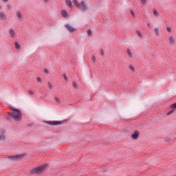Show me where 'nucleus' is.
Returning <instances> with one entry per match:
<instances>
[{"label":"nucleus","mask_w":176,"mask_h":176,"mask_svg":"<svg viewBox=\"0 0 176 176\" xmlns=\"http://www.w3.org/2000/svg\"><path fill=\"white\" fill-rule=\"evenodd\" d=\"M73 3H74L76 8L78 9L80 12H87L89 10V7L85 1H78V0H73Z\"/></svg>","instance_id":"nucleus-1"},{"label":"nucleus","mask_w":176,"mask_h":176,"mask_svg":"<svg viewBox=\"0 0 176 176\" xmlns=\"http://www.w3.org/2000/svg\"><path fill=\"white\" fill-rule=\"evenodd\" d=\"M12 113H8L9 116H11L14 120L20 122L22 119L21 111L19 109L11 108Z\"/></svg>","instance_id":"nucleus-2"},{"label":"nucleus","mask_w":176,"mask_h":176,"mask_svg":"<svg viewBox=\"0 0 176 176\" xmlns=\"http://www.w3.org/2000/svg\"><path fill=\"white\" fill-rule=\"evenodd\" d=\"M45 170H46V165H41L40 166L32 168L30 170V173L32 175H35L36 174H42Z\"/></svg>","instance_id":"nucleus-3"},{"label":"nucleus","mask_w":176,"mask_h":176,"mask_svg":"<svg viewBox=\"0 0 176 176\" xmlns=\"http://www.w3.org/2000/svg\"><path fill=\"white\" fill-rule=\"evenodd\" d=\"M27 156V153H22L19 155H16L13 156L8 157V159L10 160L12 162H17V160H23L24 157Z\"/></svg>","instance_id":"nucleus-4"},{"label":"nucleus","mask_w":176,"mask_h":176,"mask_svg":"<svg viewBox=\"0 0 176 176\" xmlns=\"http://www.w3.org/2000/svg\"><path fill=\"white\" fill-rule=\"evenodd\" d=\"M65 28L67 30V31H68V32H70L71 34L76 31V28L72 27V25H71L69 23L65 24Z\"/></svg>","instance_id":"nucleus-5"},{"label":"nucleus","mask_w":176,"mask_h":176,"mask_svg":"<svg viewBox=\"0 0 176 176\" xmlns=\"http://www.w3.org/2000/svg\"><path fill=\"white\" fill-rule=\"evenodd\" d=\"M47 124H50V126H60V125L63 124V122L57 121V120L47 121Z\"/></svg>","instance_id":"nucleus-6"},{"label":"nucleus","mask_w":176,"mask_h":176,"mask_svg":"<svg viewBox=\"0 0 176 176\" xmlns=\"http://www.w3.org/2000/svg\"><path fill=\"white\" fill-rule=\"evenodd\" d=\"M4 129L0 130V142L6 140V135Z\"/></svg>","instance_id":"nucleus-7"},{"label":"nucleus","mask_w":176,"mask_h":176,"mask_svg":"<svg viewBox=\"0 0 176 176\" xmlns=\"http://www.w3.org/2000/svg\"><path fill=\"white\" fill-rule=\"evenodd\" d=\"M168 42L170 46H173V45H175V37H174V36L173 35L169 36Z\"/></svg>","instance_id":"nucleus-8"},{"label":"nucleus","mask_w":176,"mask_h":176,"mask_svg":"<svg viewBox=\"0 0 176 176\" xmlns=\"http://www.w3.org/2000/svg\"><path fill=\"white\" fill-rule=\"evenodd\" d=\"M60 13L63 19H69V14L67 10H63Z\"/></svg>","instance_id":"nucleus-9"},{"label":"nucleus","mask_w":176,"mask_h":176,"mask_svg":"<svg viewBox=\"0 0 176 176\" xmlns=\"http://www.w3.org/2000/svg\"><path fill=\"white\" fill-rule=\"evenodd\" d=\"M8 34L11 38H15L16 37V32L13 28H10L8 30Z\"/></svg>","instance_id":"nucleus-10"},{"label":"nucleus","mask_w":176,"mask_h":176,"mask_svg":"<svg viewBox=\"0 0 176 176\" xmlns=\"http://www.w3.org/2000/svg\"><path fill=\"white\" fill-rule=\"evenodd\" d=\"M0 20H8V15H6L3 12H0Z\"/></svg>","instance_id":"nucleus-11"},{"label":"nucleus","mask_w":176,"mask_h":176,"mask_svg":"<svg viewBox=\"0 0 176 176\" xmlns=\"http://www.w3.org/2000/svg\"><path fill=\"white\" fill-rule=\"evenodd\" d=\"M154 35L155 36H160V28L157 27L154 28Z\"/></svg>","instance_id":"nucleus-12"},{"label":"nucleus","mask_w":176,"mask_h":176,"mask_svg":"<svg viewBox=\"0 0 176 176\" xmlns=\"http://www.w3.org/2000/svg\"><path fill=\"white\" fill-rule=\"evenodd\" d=\"M16 16L20 21L23 20V14H21V12L20 11H16Z\"/></svg>","instance_id":"nucleus-13"},{"label":"nucleus","mask_w":176,"mask_h":176,"mask_svg":"<svg viewBox=\"0 0 176 176\" xmlns=\"http://www.w3.org/2000/svg\"><path fill=\"white\" fill-rule=\"evenodd\" d=\"M14 48L16 49V50H21V45H20L19 43H18V41H15L14 43Z\"/></svg>","instance_id":"nucleus-14"},{"label":"nucleus","mask_w":176,"mask_h":176,"mask_svg":"<svg viewBox=\"0 0 176 176\" xmlns=\"http://www.w3.org/2000/svg\"><path fill=\"white\" fill-rule=\"evenodd\" d=\"M65 3L71 9H72V8H74V6H72V2L71 1V0H65Z\"/></svg>","instance_id":"nucleus-15"},{"label":"nucleus","mask_w":176,"mask_h":176,"mask_svg":"<svg viewBox=\"0 0 176 176\" xmlns=\"http://www.w3.org/2000/svg\"><path fill=\"white\" fill-rule=\"evenodd\" d=\"M138 132L135 131L131 135L133 140H137V138H138Z\"/></svg>","instance_id":"nucleus-16"},{"label":"nucleus","mask_w":176,"mask_h":176,"mask_svg":"<svg viewBox=\"0 0 176 176\" xmlns=\"http://www.w3.org/2000/svg\"><path fill=\"white\" fill-rule=\"evenodd\" d=\"M87 36L89 38H91V36H93V31H91V29L87 30Z\"/></svg>","instance_id":"nucleus-17"},{"label":"nucleus","mask_w":176,"mask_h":176,"mask_svg":"<svg viewBox=\"0 0 176 176\" xmlns=\"http://www.w3.org/2000/svg\"><path fill=\"white\" fill-rule=\"evenodd\" d=\"M126 53H127L129 57H130V58H133V54L131 53V51H130L129 49L126 50Z\"/></svg>","instance_id":"nucleus-18"},{"label":"nucleus","mask_w":176,"mask_h":176,"mask_svg":"<svg viewBox=\"0 0 176 176\" xmlns=\"http://www.w3.org/2000/svg\"><path fill=\"white\" fill-rule=\"evenodd\" d=\"M140 1L141 2L142 5H144V6L148 5V3L149 2L148 0H140Z\"/></svg>","instance_id":"nucleus-19"},{"label":"nucleus","mask_w":176,"mask_h":176,"mask_svg":"<svg viewBox=\"0 0 176 176\" xmlns=\"http://www.w3.org/2000/svg\"><path fill=\"white\" fill-rule=\"evenodd\" d=\"M72 85H73V87H74V89H76V90H78V84L76 83V82L73 81V82H72Z\"/></svg>","instance_id":"nucleus-20"},{"label":"nucleus","mask_w":176,"mask_h":176,"mask_svg":"<svg viewBox=\"0 0 176 176\" xmlns=\"http://www.w3.org/2000/svg\"><path fill=\"white\" fill-rule=\"evenodd\" d=\"M54 100H55L56 102H57V104H61V100H60V98L58 97L55 96Z\"/></svg>","instance_id":"nucleus-21"},{"label":"nucleus","mask_w":176,"mask_h":176,"mask_svg":"<svg viewBox=\"0 0 176 176\" xmlns=\"http://www.w3.org/2000/svg\"><path fill=\"white\" fill-rule=\"evenodd\" d=\"M129 69H130L132 72H135V68L134 67V66L130 65L129 66Z\"/></svg>","instance_id":"nucleus-22"},{"label":"nucleus","mask_w":176,"mask_h":176,"mask_svg":"<svg viewBox=\"0 0 176 176\" xmlns=\"http://www.w3.org/2000/svg\"><path fill=\"white\" fill-rule=\"evenodd\" d=\"M153 13L154 16H156V17H157V16H159V12H157V10H156V9L153 10Z\"/></svg>","instance_id":"nucleus-23"},{"label":"nucleus","mask_w":176,"mask_h":176,"mask_svg":"<svg viewBox=\"0 0 176 176\" xmlns=\"http://www.w3.org/2000/svg\"><path fill=\"white\" fill-rule=\"evenodd\" d=\"M135 32L138 35L139 38H142V34H141V32H140V30H137Z\"/></svg>","instance_id":"nucleus-24"},{"label":"nucleus","mask_w":176,"mask_h":176,"mask_svg":"<svg viewBox=\"0 0 176 176\" xmlns=\"http://www.w3.org/2000/svg\"><path fill=\"white\" fill-rule=\"evenodd\" d=\"M28 94H30V96H34V94H35V92L32 89H30L28 91Z\"/></svg>","instance_id":"nucleus-25"},{"label":"nucleus","mask_w":176,"mask_h":176,"mask_svg":"<svg viewBox=\"0 0 176 176\" xmlns=\"http://www.w3.org/2000/svg\"><path fill=\"white\" fill-rule=\"evenodd\" d=\"M91 60H92L93 63H96V61H97V58H96V56L93 55L91 56Z\"/></svg>","instance_id":"nucleus-26"},{"label":"nucleus","mask_w":176,"mask_h":176,"mask_svg":"<svg viewBox=\"0 0 176 176\" xmlns=\"http://www.w3.org/2000/svg\"><path fill=\"white\" fill-rule=\"evenodd\" d=\"M48 87L49 89H53V85H52V82H47Z\"/></svg>","instance_id":"nucleus-27"},{"label":"nucleus","mask_w":176,"mask_h":176,"mask_svg":"<svg viewBox=\"0 0 176 176\" xmlns=\"http://www.w3.org/2000/svg\"><path fill=\"white\" fill-rule=\"evenodd\" d=\"M36 80L38 83H42V78L41 77H37Z\"/></svg>","instance_id":"nucleus-28"},{"label":"nucleus","mask_w":176,"mask_h":176,"mask_svg":"<svg viewBox=\"0 0 176 176\" xmlns=\"http://www.w3.org/2000/svg\"><path fill=\"white\" fill-rule=\"evenodd\" d=\"M6 8H7L8 10H12V6H10V4H8L6 6Z\"/></svg>","instance_id":"nucleus-29"},{"label":"nucleus","mask_w":176,"mask_h":176,"mask_svg":"<svg viewBox=\"0 0 176 176\" xmlns=\"http://www.w3.org/2000/svg\"><path fill=\"white\" fill-rule=\"evenodd\" d=\"M166 30H167L168 32H171L173 31L172 29H171V28L169 27V26H167V27H166Z\"/></svg>","instance_id":"nucleus-30"},{"label":"nucleus","mask_w":176,"mask_h":176,"mask_svg":"<svg viewBox=\"0 0 176 176\" xmlns=\"http://www.w3.org/2000/svg\"><path fill=\"white\" fill-rule=\"evenodd\" d=\"M170 108L172 109H176V103H174L173 104L171 105Z\"/></svg>","instance_id":"nucleus-31"},{"label":"nucleus","mask_w":176,"mask_h":176,"mask_svg":"<svg viewBox=\"0 0 176 176\" xmlns=\"http://www.w3.org/2000/svg\"><path fill=\"white\" fill-rule=\"evenodd\" d=\"M171 113H174V109H173L170 110L169 112H168V113H167V116L171 115Z\"/></svg>","instance_id":"nucleus-32"},{"label":"nucleus","mask_w":176,"mask_h":176,"mask_svg":"<svg viewBox=\"0 0 176 176\" xmlns=\"http://www.w3.org/2000/svg\"><path fill=\"white\" fill-rule=\"evenodd\" d=\"M63 76L65 80H66V81L68 80V78H67V75L63 74Z\"/></svg>","instance_id":"nucleus-33"},{"label":"nucleus","mask_w":176,"mask_h":176,"mask_svg":"<svg viewBox=\"0 0 176 176\" xmlns=\"http://www.w3.org/2000/svg\"><path fill=\"white\" fill-rule=\"evenodd\" d=\"M100 54L101 56H104V50H100Z\"/></svg>","instance_id":"nucleus-34"},{"label":"nucleus","mask_w":176,"mask_h":176,"mask_svg":"<svg viewBox=\"0 0 176 176\" xmlns=\"http://www.w3.org/2000/svg\"><path fill=\"white\" fill-rule=\"evenodd\" d=\"M44 72L45 74H49V71L47 70V69H45Z\"/></svg>","instance_id":"nucleus-35"},{"label":"nucleus","mask_w":176,"mask_h":176,"mask_svg":"<svg viewBox=\"0 0 176 176\" xmlns=\"http://www.w3.org/2000/svg\"><path fill=\"white\" fill-rule=\"evenodd\" d=\"M43 2H44L45 3H49V0H43Z\"/></svg>","instance_id":"nucleus-36"},{"label":"nucleus","mask_w":176,"mask_h":176,"mask_svg":"<svg viewBox=\"0 0 176 176\" xmlns=\"http://www.w3.org/2000/svg\"><path fill=\"white\" fill-rule=\"evenodd\" d=\"M8 0H2L3 2H8Z\"/></svg>","instance_id":"nucleus-37"},{"label":"nucleus","mask_w":176,"mask_h":176,"mask_svg":"<svg viewBox=\"0 0 176 176\" xmlns=\"http://www.w3.org/2000/svg\"><path fill=\"white\" fill-rule=\"evenodd\" d=\"M147 25H148V27H151V23H147Z\"/></svg>","instance_id":"nucleus-38"},{"label":"nucleus","mask_w":176,"mask_h":176,"mask_svg":"<svg viewBox=\"0 0 176 176\" xmlns=\"http://www.w3.org/2000/svg\"><path fill=\"white\" fill-rule=\"evenodd\" d=\"M2 10V6L0 5V10Z\"/></svg>","instance_id":"nucleus-39"},{"label":"nucleus","mask_w":176,"mask_h":176,"mask_svg":"<svg viewBox=\"0 0 176 176\" xmlns=\"http://www.w3.org/2000/svg\"><path fill=\"white\" fill-rule=\"evenodd\" d=\"M132 15H133V16H134V12H132Z\"/></svg>","instance_id":"nucleus-40"}]
</instances>
